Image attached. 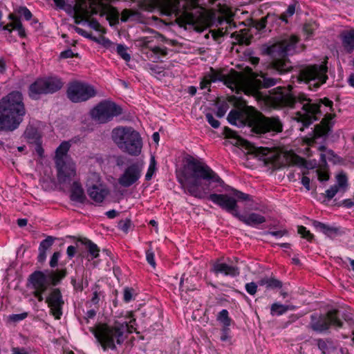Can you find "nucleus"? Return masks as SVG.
<instances>
[{
    "label": "nucleus",
    "instance_id": "f257e3e1",
    "mask_svg": "<svg viewBox=\"0 0 354 354\" xmlns=\"http://www.w3.org/2000/svg\"><path fill=\"white\" fill-rule=\"evenodd\" d=\"M178 181L186 193L197 198H208L247 225L256 227L266 221L263 216L257 213L240 214L237 202L250 201L251 196L225 185L219 176L204 162L194 158L188 159Z\"/></svg>",
    "mask_w": 354,
    "mask_h": 354
},
{
    "label": "nucleus",
    "instance_id": "f03ea898",
    "mask_svg": "<svg viewBox=\"0 0 354 354\" xmlns=\"http://www.w3.org/2000/svg\"><path fill=\"white\" fill-rule=\"evenodd\" d=\"M270 101L276 108L293 107L295 103L299 102L301 106V110L297 112L295 118L301 122L304 127H308L317 120L316 115L322 113V104L330 111L333 106V102L328 99L324 98L319 100V102H313L310 99L304 95H299L296 97L290 89L282 87H277L270 93Z\"/></svg>",
    "mask_w": 354,
    "mask_h": 354
},
{
    "label": "nucleus",
    "instance_id": "7ed1b4c3",
    "mask_svg": "<svg viewBox=\"0 0 354 354\" xmlns=\"http://www.w3.org/2000/svg\"><path fill=\"white\" fill-rule=\"evenodd\" d=\"M227 120L239 127H248L250 131L257 135L267 133L275 135L283 131V123L278 117H266L252 106L232 110Z\"/></svg>",
    "mask_w": 354,
    "mask_h": 354
},
{
    "label": "nucleus",
    "instance_id": "20e7f679",
    "mask_svg": "<svg viewBox=\"0 0 354 354\" xmlns=\"http://www.w3.org/2000/svg\"><path fill=\"white\" fill-rule=\"evenodd\" d=\"M129 321L121 322L115 320L112 324H100L95 328H91L97 342L105 351L108 349L115 350L118 345H121L126 337V333H131L135 330L136 319L131 312L128 313Z\"/></svg>",
    "mask_w": 354,
    "mask_h": 354
},
{
    "label": "nucleus",
    "instance_id": "39448f33",
    "mask_svg": "<svg viewBox=\"0 0 354 354\" xmlns=\"http://www.w3.org/2000/svg\"><path fill=\"white\" fill-rule=\"evenodd\" d=\"M26 109L22 94L12 91L0 100V132L16 129L23 120Z\"/></svg>",
    "mask_w": 354,
    "mask_h": 354
},
{
    "label": "nucleus",
    "instance_id": "423d86ee",
    "mask_svg": "<svg viewBox=\"0 0 354 354\" xmlns=\"http://www.w3.org/2000/svg\"><path fill=\"white\" fill-rule=\"evenodd\" d=\"M298 41V37L295 35L287 36L268 47L266 51L272 59V68L280 74L284 73L290 69L291 66L286 57L297 52Z\"/></svg>",
    "mask_w": 354,
    "mask_h": 354
},
{
    "label": "nucleus",
    "instance_id": "0eeeda50",
    "mask_svg": "<svg viewBox=\"0 0 354 354\" xmlns=\"http://www.w3.org/2000/svg\"><path fill=\"white\" fill-rule=\"evenodd\" d=\"M103 3L102 0H76L74 6V18L76 24H80L83 21L88 23L89 26L95 30L104 33L105 30L101 26L97 21L90 17L93 15L102 12Z\"/></svg>",
    "mask_w": 354,
    "mask_h": 354
},
{
    "label": "nucleus",
    "instance_id": "6e6552de",
    "mask_svg": "<svg viewBox=\"0 0 354 354\" xmlns=\"http://www.w3.org/2000/svg\"><path fill=\"white\" fill-rule=\"evenodd\" d=\"M241 82L237 84L236 92L243 91L247 95H251L259 97V89L261 88H270L277 84L280 79L269 77L267 74H256L250 71L248 75L239 73Z\"/></svg>",
    "mask_w": 354,
    "mask_h": 354
},
{
    "label": "nucleus",
    "instance_id": "1a4fd4ad",
    "mask_svg": "<svg viewBox=\"0 0 354 354\" xmlns=\"http://www.w3.org/2000/svg\"><path fill=\"white\" fill-rule=\"evenodd\" d=\"M112 139L123 151L132 156L140 153L142 144L139 133L131 127H118L112 131Z\"/></svg>",
    "mask_w": 354,
    "mask_h": 354
},
{
    "label": "nucleus",
    "instance_id": "9d476101",
    "mask_svg": "<svg viewBox=\"0 0 354 354\" xmlns=\"http://www.w3.org/2000/svg\"><path fill=\"white\" fill-rule=\"evenodd\" d=\"M69 148V143L63 142L55 151V162L57 169V178L61 183H70L76 174L75 163L67 154Z\"/></svg>",
    "mask_w": 354,
    "mask_h": 354
},
{
    "label": "nucleus",
    "instance_id": "9b49d317",
    "mask_svg": "<svg viewBox=\"0 0 354 354\" xmlns=\"http://www.w3.org/2000/svg\"><path fill=\"white\" fill-rule=\"evenodd\" d=\"M197 0H184L183 5L180 0H165L162 5V11L167 15H175L185 24L194 26L196 18L190 12L191 10L198 8Z\"/></svg>",
    "mask_w": 354,
    "mask_h": 354
},
{
    "label": "nucleus",
    "instance_id": "f8f14e48",
    "mask_svg": "<svg viewBox=\"0 0 354 354\" xmlns=\"http://www.w3.org/2000/svg\"><path fill=\"white\" fill-rule=\"evenodd\" d=\"M327 71L326 62L322 64L310 65L300 71L298 79L306 83L310 89H317L326 82Z\"/></svg>",
    "mask_w": 354,
    "mask_h": 354
},
{
    "label": "nucleus",
    "instance_id": "ddd939ff",
    "mask_svg": "<svg viewBox=\"0 0 354 354\" xmlns=\"http://www.w3.org/2000/svg\"><path fill=\"white\" fill-rule=\"evenodd\" d=\"M63 86V82L57 77H48L37 79L29 87V96L37 99L42 94L57 92Z\"/></svg>",
    "mask_w": 354,
    "mask_h": 354
},
{
    "label": "nucleus",
    "instance_id": "4468645a",
    "mask_svg": "<svg viewBox=\"0 0 354 354\" xmlns=\"http://www.w3.org/2000/svg\"><path fill=\"white\" fill-rule=\"evenodd\" d=\"M239 72L231 71L229 73L225 74L221 71L210 68V71L205 76L201 82V88H207L212 82L221 81L232 91H236L237 84L241 82Z\"/></svg>",
    "mask_w": 354,
    "mask_h": 354
},
{
    "label": "nucleus",
    "instance_id": "2eb2a0df",
    "mask_svg": "<svg viewBox=\"0 0 354 354\" xmlns=\"http://www.w3.org/2000/svg\"><path fill=\"white\" fill-rule=\"evenodd\" d=\"M122 113L121 108L114 102L104 101L97 104L91 111L93 119L98 123H106Z\"/></svg>",
    "mask_w": 354,
    "mask_h": 354
},
{
    "label": "nucleus",
    "instance_id": "dca6fc26",
    "mask_svg": "<svg viewBox=\"0 0 354 354\" xmlns=\"http://www.w3.org/2000/svg\"><path fill=\"white\" fill-rule=\"evenodd\" d=\"M96 94L93 86L82 82H73L68 84L67 96L68 99L75 103L84 102L94 97Z\"/></svg>",
    "mask_w": 354,
    "mask_h": 354
},
{
    "label": "nucleus",
    "instance_id": "f3484780",
    "mask_svg": "<svg viewBox=\"0 0 354 354\" xmlns=\"http://www.w3.org/2000/svg\"><path fill=\"white\" fill-rule=\"evenodd\" d=\"M337 310H332L327 313L325 316H317L312 315L310 326L311 328L316 331L322 332L329 328L330 326H333L336 328H342L343 326L342 322L337 316Z\"/></svg>",
    "mask_w": 354,
    "mask_h": 354
},
{
    "label": "nucleus",
    "instance_id": "a211bd4d",
    "mask_svg": "<svg viewBox=\"0 0 354 354\" xmlns=\"http://www.w3.org/2000/svg\"><path fill=\"white\" fill-rule=\"evenodd\" d=\"M87 192L90 198L95 203H102L109 192L106 187L100 183L96 174H92L86 183Z\"/></svg>",
    "mask_w": 354,
    "mask_h": 354
},
{
    "label": "nucleus",
    "instance_id": "6ab92c4d",
    "mask_svg": "<svg viewBox=\"0 0 354 354\" xmlns=\"http://www.w3.org/2000/svg\"><path fill=\"white\" fill-rule=\"evenodd\" d=\"M335 117V115L334 113H326L321 123L315 127L313 131V136L306 139L308 145L314 146L317 139L325 137L330 131L334 124L333 119Z\"/></svg>",
    "mask_w": 354,
    "mask_h": 354
},
{
    "label": "nucleus",
    "instance_id": "aec40b11",
    "mask_svg": "<svg viewBox=\"0 0 354 354\" xmlns=\"http://www.w3.org/2000/svg\"><path fill=\"white\" fill-rule=\"evenodd\" d=\"M30 288L33 290L32 295L39 301L44 300L43 294L48 287L47 277L42 272L36 271L29 278Z\"/></svg>",
    "mask_w": 354,
    "mask_h": 354
},
{
    "label": "nucleus",
    "instance_id": "412c9836",
    "mask_svg": "<svg viewBox=\"0 0 354 354\" xmlns=\"http://www.w3.org/2000/svg\"><path fill=\"white\" fill-rule=\"evenodd\" d=\"M46 302L48 304L50 313L55 319H60L62 315V308L64 304L60 290L58 288L53 289L46 298Z\"/></svg>",
    "mask_w": 354,
    "mask_h": 354
},
{
    "label": "nucleus",
    "instance_id": "4be33fe9",
    "mask_svg": "<svg viewBox=\"0 0 354 354\" xmlns=\"http://www.w3.org/2000/svg\"><path fill=\"white\" fill-rule=\"evenodd\" d=\"M142 167L137 163L129 166L122 175L119 178L118 182L120 185L129 187L135 183L140 177Z\"/></svg>",
    "mask_w": 354,
    "mask_h": 354
},
{
    "label": "nucleus",
    "instance_id": "5701e85b",
    "mask_svg": "<svg viewBox=\"0 0 354 354\" xmlns=\"http://www.w3.org/2000/svg\"><path fill=\"white\" fill-rule=\"evenodd\" d=\"M212 270L216 274L218 273H223L225 275H230L232 277H235L239 274L238 268L229 266L225 263H221L219 261L215 262L213 264Z\"/></svg>",
    "mask_w": 354,
    "mask_h": 354
},
{
    "label": "nucleus",
    "instance_id": "b1692460",
    "mask_svg": "<svg viewBox=\"0 0 354 354\" xmlns=\"http://www.w3.org/2000/svg\"><path fill=\"white\" fill-rule=\"evenodd\" d=\"M9 19H10L12 21L3 26V30H8V32H11L10 27L12 28V29L17 30L18 34L20 37H24L26 36L25 30L22 26L21 22L20 19L16 17L13 14H10L8 16Z\"/></svg>",
    "mask_w": 354,
    "mask_h": 354
},
{
    "label": "nucleus",
    "instance_id": "393cba45",
    "mask_svg": "<svg viewBox=\"0 0 354 354\" xmlns=\"http://www.w3.org/2000/svg\"><path fill=\"white\" fill-rule=\"evenodd\" d=\"M313 225L317 231L324 233L330 238H333L338 234L339 230L337 228L319 221H313Z\"/></svg>",
    "mask_w": 354,
    "mask_h": 354
},
{
    "label": "nucleus",
    "instance_id": "a878e982",
    "mask_svg": "<svg viewBox=\"0 0 354 354\" xmlns=\"http://www.w3.org/2000/svg\"><path fill=\"white\" fill-rule=\"evenodd\" d=\"M342 45L346 50L351 53L354 50V28L342 33Z\"/></svg>",
    "mask_w": 354,
    "mask_h": 354
},
{
    "label": "nucleus",
    "instance_id": "bb28decb",
    "mask_svg": "<svg viewBox=\"0 0 354 354\" xmlns=\"http://www.w3.org/2000/svg\"><path fill=\"white\" fill-rule=\"evenodd\" d=\"M295 306L292 305H283L279 303H274L270 307V314L272 316L281 315L288 310H293Z\"/></svg>",
    "mask_w": 354,
    "mask_h": 354
},
{
    "label": "nucleus",
    "instance_id": "cd10ccee",
    "mask_svg": "<svg viewBox=\"0 0 354 354\" xmlns=\"http://www.w3.org/2000/svg\"><path fill=\"white\" fill-rule=\"evenodd\" d=\"M71 198L73 201L82 202L84 198V194L80 185L75 182L73 185L71 191Z\"/></svg>",
    "mask_w": 354,
    "mask_h": 354
},
{
    "label": "nucleus",
    "instance_id": "c85d7f7f",
    "mask_svg": "<svg viewBox=\"0 0 354 354\" xmlns=\"http://www.w3.org/2000/svg\"><path fill=\"white\" fill-rule=\"evenodd\" d=\"M259 284L261 286H266L267 288H281L282 286V283L280 281L274 278L268 277L261 279L259 281Z\"/></svg>",
    "mask_w": 354,
    "mask_h": 354
},
{
    "label": "nucleus",
    "instance_id": "c756f323",
    "mask_svg": "<svg viewBox=\"0 0 354 354\" xmlns=\"http://www.w3.org/2000/svg\"><path fill=\"white\" fill-rule=\"evenodd\" d=\"M337 187L339 191L345 192L348 187V178L344 172H341L336 176Z\"/></svg>",
    "mask_w": 354,
    "mask_h": 354
},
{
    "label": "nucleus",
    "instance_id": "7c9ffc66",
    "mask_svg": "<svg viewBox=\"0 0 354 354\" xmlns=\"http://www.w3.org/2000/svg\"><path fill=\"white\" fill-rule=\"evenodd\" d=\"M83 243L88 248V252L92 256V259L98 257L100 250L96 244L88 239H85Z\"/></svg>",
    "mask_w": 354,
    "mask_h": 354
},
{
    "label": "nucleus",
    "instance_id": "2f4dec72",
    "mask_svg": "<svg viewBox=\"0 0 354 354\" xmlns=\"http://www.w3.org/2000/svg\"><path fill=\"white\" fill-rule=\"evenodd\" d=\"M223 134L227 138H234V139H235L236 140V144L242 143V142H245L243 139H241L239 137V136L237 134V133L236 131L230 129L228 127H225L223 129Z\"/></svg>",
    "mask_w": 354,
    "mask_h": 354
},
{
    "label": "nucleus",
    "instance_id": "473e14b6",
    "mask_svg": "<svg viewBox=\"0 0 354 354\" xmlns=\"http://www.w3.org/2000/svg\"><path fill=\"white\" fill-rule=\"evenodd\" d=\"M290 161L289 162L292 165H298V166H302L306 168H308V166L307 165V163L306 160L299 156L295 155V154H290L289 156Z\"/></svg>",
    "mask_w": 354,
    "mask_h": 354
},
{
    "label": "nucleus",
    "instance_id": "72a5a7b5",
    "mask_svg": "<svg viewBox=\"0 0 354 354\" xmlns=\"http://www.w3.org/2000/svg\"><path fill=\"white\" fill-rule=\"evenodd\" d=\"M118 54L126 62L131 59L130 55L127 53V48L123 44H118L116 47Z\"/></svg>",
    "mask_w": 354,
    "mask_h": 354
},
{
    "label": "nucleus",
    "instance_id": "f704fd0d",
    "mask_svg": "<svg viewBox=\"0 0 354 354\" xmlns=\"http://www.w3.org/2000/svg\"><path fill=\"white\" fill-rule=\"evenodd\" d=\"M217 319L225 326H229L230 325V319L228 316V311L225 309L222 310L218 313Z\"/></svg>",
    "mask_w": 354,
    "mask_h": 354
},
{
    "label": "nucleus",
    "instance_id": "c9c22d12",
    "mask_svg": "<svg viewBox=\"0 0 354 354\" xmlns=\"http://www.w3.org/2000/svg\"><path fill=\"white\" fill-rule=\"evenodd\" d=\"M66 275L65 271L51 272L49 274V278L52 279L53 284L56 285L58 281Z\"/></svg>",
    "mask_w": 354,
    "mask_h": 354
},
{
    "label": "nucleus",
    "instance_id": "e433bc0d",
    "mask_svg": "<svg viewBox=\"0 0 354 354\" xmlns=\"http://www.w3.org/2000/svg\"><path fill=\"white\" fill-rule=\"evenodd\" d=\"M317 28V26L315 23H308L304 26V32L307 35V37L312 36L314 34V31Z\"/></svg>",
    "mask_w": 354,
    "mask_h": 354
},
{
    "label": "nucleus",
    "instance_id": "4c0bfd02",
    "mask_svg": "<svg viewBox=\"0 0 354 354\" xmlns=\"http://www.w3.org/2000/svg\"><path fill=\"white\" fill-rule=\"evenodd\" d=\"M54 242V239L52 236H48L46 239L43 240L39 245V250L46 251L51 247Z\"/></svg>",
    "mask_w": 354,
    "mask_h": 354
},
{
    "label": "nucleus",
    "instance_id": "58836bf2",
    "mask_svg": "<svg viewBox=\"0 0 354 354\" xmlns=\"http://www.w3.org/2000/svg\"><path fill=\"white\" fill-rule=\"evenodd\" d=\"M232 37L234 38L239 44H250V39L244 35L232 33Z\"/></svg>",
    "mask_w": 354,
    "mask_h": 354
},
{
    "label": "nucleus",
    "instance_id": "ea45409f",
    "mask_svg": "<svg viewBox=\"0 0 354 354\" xmlns=\"http://www.w3.org/2000/svg\"><path fill=\"white\" fill-rule=\"evenodd\" d=\"M295 12V6L292 4L289 5L286 10L281 15V19L287 22V18L292 17Z\"/></svg>",
    "mask_w": 354,
    "mask_h": 354
},
{
    "label": "nucleus",
    "instance_id": "a19ab883",
    "mask_svg": "<svg viewBox=\"0 0 354 354\" xmlns=\"http://www.w3.org/2000/svg\"><path fill=\"white\" fill-rule=\"evenodd\" d=\"M155 169H156V161H155L154 158H151L147 172L145 175V179L147 180H149L151 178L152 176L155 171Z\"/></svg>",
    "mask_w": 354,
    "mask_h": 354
},
{
    "label": "nucleus",
    "instance_id": "79ce46f5",
    "mask_svg": "<svg viewBox=\"0 0 354 354\" xmlns=\"http://www.w3.org/2000/svg\"><path fill=\"white\" fill-rule=\"evenodd\" d=\"M298 233L301 234L303 238H305L308 241H311L313 238V235L310 232L309 230H307L306 227L304 226L298 227Z\"/></svg>",
    "mask_w": 354,
    "mask_h": 354
},
{
    "label": "nucleus",
    "instance_id": "37998d69",
    "mask_svg": "<svg viewBox=\"0 0 354 354\" xmlns=\"http://www.w3.org/2000/svg\"><path fill=\"white\" fill-rule=\"evenodd\" d=\"M205 118L207 119V121L208 123L213 127V128H218L220 126V122L218 120H216L212 113H207L205 115Z\"/></svg>",
    "mask_w": 354,
    "mask_h": 354
},
{
    "label": "nucleus",
    "instance_id": "c03bdc74",
    "mask_svg": "<svg viewBox=\"0 0 354 354\" xmlns=\"http://www.w3.org/2000/svg\"><path fill=\"white\" fill-rule=\"evenodd\" d=\"M28 317L27 313H22L20 314H12L8 317V319L13 322H18L25 319Z\"/></svg>",
    "mask_w": 354,
    "mask_h": 354
},
{
    "label": "nucleus",
    "instance_id": "a18cd8bd",
    "mask_svg": "<svg viewBox=\"0 0 354 354\" xmlns=\"http://www.w3.org/2000/svg\"><path fill=\"white\" fill-rule=\"evenodd\" d=\"M340 192L337 187V185H333L326 191V197L328 200H331L336 194Z\"/></svg>",
    "mask_w": 354,
    "mask_h": 354
},
{
    "label": "nucleus",
    "instance_id": "49530a36",
    "mask_svg": "<svg viewBox=\"0 0 354 354\" xmlns=\"http://www.w3.org/2000/svg\"><path fill=\"white\" fill-rule=\"evenodd\" d=\"M227 26L226 27V30L225 32L223 31V28H222L221 29L211 30L210 33L213 39L215 41H218L220 37H223L225 35V33L227 32Z\"/></svg>",
    "mask_w": 354,
    "mask_h": 354
},
{
    "label": "nucleus",
    "instance_id": "de8ad7c7",
    "mask_svg": "<svg viewBox=\"0 0 354 354\" xmlns=\"http://www.w3.org/2000/svg\"><path fill=\"white\" fill-rule=\"evenodd\" d=\"M146 259L147 262L153 267H156V261L154 259V253L151 250L146 252Z\"/></svg>",
    "mask_w": 354,
    "mask_h": 354
},
{
    "label": "nucleus",
    "instance_id": "09e8293b",
    "mask_svg": "<svg viewBox=\"0 0 354 354\" xmlns=\"http://www.w3.org/2000/svg\"><path fill=\"white\" fill-rule=\"evenodd\" d=\"M245 290L250 295H254L257 292V286L254 282L246 283Z\"/></svg>",
    "mask_w": 354,
    "mask_h": 354
},
{
    "label": "nucleus",
    "instance_id": "8fccbe9b",
    "mask_svg": "<svg viewBox=\"0 0 354 354\" xmlns=\"http://www.w3.org/2000/svg\"><path fill=\"white\" fill-rule=\"evenodd\" d=\"M19 13L23 16L26 20H30L32 17V13L26 7H21L18 10Z\"/></svg>",
    "mask_w": 354,
    "mask_h": 354
},
{
    "label": "nucleus",
    "instance_id": "3c124183",
    "mask_svg": "<svg viewBox=\"0 0 354 354\" xmlns=\"http://www.w3.org/2000/svg\"><path fill=\"white\" fill-rule=\"evenodd\" d=\"M133 298V290L126 288L124 290V300L126 302H129Z\"/></svg>",
    "mask_w": 354,
    "mask_h": 354
},
{
    "label": "nucleus",
    "instance_id": "603ef678",
    "mask_svg": "<svg viewBox=\"0 0 354 354\" xmlns=\"http://www.w3.org/2000/svg\"><path fill=\"white\" fill-rule=\"evenodd\" d=\"M266 21H267V18L263 17V18L261 19L259 21H256L254 26L257 30H261L266 28Z\"/></svg>",
    "mask_w": 354,
    "mask_h": 354
},
{
    "label": "nucleus",
    "instance_id": "864d4df0",
    "mask_svg": "<svg viewBox=\"0 0 354 354\" xmlns=\"http://www.w3.org/2000/svg\"><path fill=\"white\" fill-rule=\"evenodd\" d=\"M138 41L140 46H141L142 47L150 48L149 45L151 42V39H150V37H140L138 40Z\"/></svg>",
    "mask_w": 354,
    "mask_h": 354
},
{
    "label": "nucleus",
    "instance_id": "5fc2aeb1",
    "mask_svg": "<svg viewBox=\"0 0 354 354\" xmlns=\"http://www.w3.org/2000/svg\"><path fill=\"white\" fill-rule=\"evenodd\" d=\"M317 346L323 354H326L328 351L327 343L323 339H319L317 342Z\"/></svg>",
    "mask_w": 354,
    "mask_h": 354
},
{
    "label": "nucleus",
    "instance_id": "6e6d98bb",
    "mask_svg": "<svg viewBox=\"0 0 354 354\" xmlns=\"http://www.w3.org/2000/svg\"><path fill=\"white\" fill-rule=\"evenodd\" d=\"M59 257H60V253L59 252H54V254H53V256L50 259V266L52 268L57 266Z\"/></svg>",
    "mask_w": 354,
    "mask_h": 354
},
{
    "label": "nucleus",
    "instance_id": "4d7b16f0",
    "mask_svg": "<svg viewBox=\"0 0 354 354\" xmlns=\"http://www.w3.org/2000/svg\"><path fill=\"white\" fill-rule=\"evenodd\" d=\"M268 234H270L271 236H275L277 238H281L288 234L286 230H279V231H272L268 232L267 233Z\"/></svg>",
    "mask_w": 354,
    "mask_h": 354
},
{
    "label": "nucleus",
    "instance_id": "13d9d810",
    "mask_svg": "<svg viewBox=\"0 0 354 354\" xmlns=\"http://www.w3.org/2000/svg\"><path fill=\"white\" fill-rule=\"evenodd\" d=\"M72 283L74 289L77 291H82L84 289L82 280L81 281H77L76 279H72Z\"/></svg>",
    "mask_w": 354,
    "mask_h": 354
},
{
    "label": "nucleus",
    "instance_id": "bf43d9fd",
    "mask_svg": "<svg viewBox=\"0 0 354 354\" xmlns=\"http://www.w3.org/2000/svg\"><path fill=\"white\" fill-rule=\"evenodd\" d=\"M227 105L220 106L216 111V116L218 118H222L225 115L227 111Z\"/></svg>",
    "mask_w": 354,
    "mask_h": 354
},
{
    "label": "nucleus",
    "instance_id": "052dcab7",
    "mask_svg": "<svg viewBox=\"0 0 354 354\" xmlns=\"http://www.w3.org/2000/svg\"><path fill=\"white\" fill-rule=\"evenodd\" d=\"M132 15L133 13L131 10L125 9L121 13V20L122 21H127Z\"/></svg>",
    "mask_w": 354,
    "mask_h": 354
},
{
    "label": "nucleus",
    "instance_id": "680f3d73",
    "mask_svg": "<svg viewBox=\"0 0 354 354\" xmlns=\"http://www.w3.org/2000/svg\"><path fill=\"white\" fill-rule=\"evenodd\" d=\"M74 56L73 52L71 49H68L61 53L60 57L62 58H69Z\"/></svg>",
    "mask_w": 354,
    "mask_h": 354
},
{
    "label": "nucleus",
    "instance_id": "e2e57ef3",
    "mask_svg": "<svg viewBox=\"0 0 354 354\" xmlns=\"http://www.w3.org/2000/svg\"><path fill=\"white\" fill-rule=\"evenodd\" d=\"M316 172L317 174L318 178L319 180L324 181V180H328L329 176L326 173H324V172H322V171H320L318 170H317Z\"/></svg>",
    "mask_w": 354,
    "mask_h": 354
},
{
    "label": "nucleus",
    "instance_id": "0e129e2a",
    "mask_svg": "<svg viewBox=\"0 0 354 354\" xmlns=\"http://www.w3.org/2000/svg\"><path fill=\"white\" fill-rule=\"evenodd\" d=\"M75 30L76 32L80 34L82 36H84L86 38H91V36L86 32L82 28H80L79 27H75Z\"/></svg>",
    "mask_w": 354,
    "mask_h": 354
},
{
    "label": "nucleus",
    "instance_id": "69168bd1",
    "mask_svg": "<svg viewBox=\"0 0 354 354\" xmlns=\"http://www.w3.org/2000/svg\"><path fill=\"white\" fill-rule=\"evenodd\" d=\"M310 178L307 176H304L301 178L302 185L306 188L308 191L310 189Z\"/></svg>",
    "mask_w": 354,
    "mask_h": 354
},
{
    "label": "nucleus",
    "instance_id": "338daca9",
    "mask_svg": "<svg viewBox=\"0 0 354 354\" xmlns=\"http://www.w3.org/2000/svg\"><path fill=\"white\" fill-rule=\"evenodd\" d=\"M151 50L153 53L155 54H161L162 55H166V50L165 49H162L160 47L155 46V47H150Z\"/></svg>",
    "mask_w": 354,
    "mask_h": 354
},
{
    "label": "nucleus",
    "instance_id": "774afa93",
    "mask_svg": "<svg viewBox=\"0 0 354 354\" xmlns=\"http://www.w3.org/2000/svg\"><path fill=\"white\" fill-rule=\"evenodd\" d=\"M12 354H28L24 348H19L18 347H14L12 348Z\"/></svg>",
    "mask_w": 354,
    "mask_h": 354
}]
</instances>
